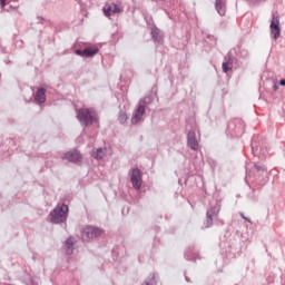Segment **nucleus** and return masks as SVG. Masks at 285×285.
<instances>
[{
    "label": "nucleus",
    "instance_id": "obj_23",
    "mask_svg": "<svg viewBox=\"0 0 285 285\" xmlns=\"http://www.w3.org/2000/svg\"><path fill=\"white\" fill-rule=\"evenodd\" d=\"M144 21L146 22V26L149 30L151 28H155V19H153V14H149L148 11H142Z\"/></svg>",
    "mask_w": 285,
    "mask_h": 285
},
{
    "label": "nucleus",
    "instance_id": "obj_4",
    "mask_svg": "<svg viewBox=\"0 0 285 285\" xmlns=\"http://www.w3.org/2000/svg\"><path fill=\"white\" fill-rule=\"evenodd\" d=\"M253 174H254V180L253 184L255 187H257V190H262L264 188L265 184H268V171L266 170V167L262 164H254L253 167Z\"/></svg>",
    "mask_w": 285,
    "mask_h": 285
},
{
    "label": "nucleus",
    "instance_id": "obj_3",
    "mask_svg": "<svg viewBox=\"0 0 285 285\" xmlns=\"http://www.w3.org/2000/svg\"><path fill=\"white\" fill-rule=\"evenodd\" d=\"M225 132L232 139L239 138L246 132V124L242 118H234L227 122Z\"/></svg>",
    "mask_w": 285,
    "mask_h": 285
},
{
    "label": "nucleus",
    "instance_id": "obj_43",
    "mask_svg": "<svg viewBox=\"0 0 285 285\" xmlns=\"http://www.w3.org/2000/svg\"><path fill=\"white\" fill-rule=\"evenodd\" d=\"M77 1V3H81V0H76Z\"/></svg>",
    "mask_w": 285,
    "mask_h": 285
},
{
    "label": "nucleus",
    "instance_id": "obj_29",
    "mask_svg": "<svg viewBox=\"0 0 285 285\" xmlns=\"http://www.w3.org/2000/svg\"><path fill=\"white\" fill-rule=\"evenodd\" d=\"M111 10H112L114 14H121L124 9H121V6H119L117 3H112Z\"/></svg>",
    "mask_w": 285,
    "mask_h": 285
},
{
    "label": "nucleus",
    "instance_id": "obj_32",
    "mask_svg": "<svg viewBox=\"0 0 285 285\" xmlns=\"http://www.w3.org/2000/svg\"><path fill=\"white\" fill-rule=\"evenodd\" d=\"M6 6H8V0H0V10H6Z\"/></svg>",
    "mask_w": 285,
    "mask_h": 285
},
{
    "label": "nucleus",
    "instance_id": "obj_34",
    "mask_svg": "<svg viewBox=\"0 0 285 285\" xmlns=\"http://www.w3.org/2000/svg\"><path fill=\"white\" fill-rule=\"evenodd\" d=\"M3 63H6V66H12V63H14L12 60H10V57H6L3 59Z\"/></svg>",
    "mask_w": 285,
    "mask_h": 285
},
{
    "label": "nucleus",
    "instance_id": "obj_21",
    "mask_svg": "<svg viewBox=\"0 0 285 285\" xmlns=\"http://www.w3.org/2000/svg\"><path fill=\"white\" fill-rule=\"evenodd\" d=\"M66 255H72L75 253V237L69 236L66 242Z\"/></svg>",
    "mask_w": 285,
    "mask_h": 285
},
{
    "label": "nucleus",
    "instance_id": "obj_5",
    "mask_svg": "<svg viewBox=\"0 0 285 285\" xmlns=\"http://www.w3.org/2000/svg\"><path fill=\"white\" fill-rule=\"evenodd\" d=\"M70 213V207L67 204L62 203L57 205L50 213L51 224H63L68 220V214Z\"/></svg>",
    "mask_w": 285,
    "mask_h": 285
},
{
    "label": "nucleus",
    "instance_id": "obj_9",
    "mask_svg": "<svg viewBox=\"0 0 285 285\" xmlns=\"http://www.w3.org/2000/svg\"><path fill=\"white\" fill-rule=\"evenodd\" d=\"M271 38L277 41L282 37V28L279 27V13H273L269 24Z\"/></svg>",
    "mask_w": 285,
    "mask_h": 285
},
{
    "label": "nucleus",
    "instance_id": "obj_11",
    "mask_svg": "<svg viewBox=\"0 0 285 285\" xmlns=\"http://www.w3.org/2000/svg\"><path fill=\"white\" fill-rule=\"evenodd\" d=\"M61 159L69 161L70 164H81V161L83 160V156H81V151L72 149L66 151Z\"/></svg>",
    "mask_w": 285,
    "mask_h": 285
},
{
    "label": "nucleus",
    "instance_id": "obj_31",
    "mask_svg": "<svg viewBox=\"0 0 285 285\" xmlns=\"http://www.w3.org/2000/svg\"><path fill=\"white\" fill-rule=\"evenodd\" d=\"M206 39H208V41H214L215 46H217V37L214 35L206 33Z\"/></svg>",
    "mask_w": 285,
    "mask_h": 285
},
{
    "label": "nucleus",
    "instance_id": "obj_19",
    "mask_svg": "<svg viewBox=\"0 0 285 285\" xmlns=\"http://www.w3.org/2000/svg\"><path fill=\"white\" fill-rule=\"evenodd\" d=\"M233 51V55H236V57H239V59H249L250 53L248 52V49H242V42H238L236 47L230 49Z\"/></svg>",
    "mask_w": 285,
    "mask_h": 285
},
{
    "label": "nucleus",
    "instance_id": "obj_6",
    "mask_svg": "<svg viewBox=\"0 0 285 285\" xmlns=\"http://www.w3.org/2000/svg\"><path fill=\"white\" fill-rule=\"evenodd\" d=\"M220 248H225L227 255L230 257H237V255L242 254V243H239V239L232 236L227 240H222L219 243Z\"/></svg>",
    "mask_w": 285,
    "mask_h": 285
},
{
    "label": "nucleus",
    "instance_id": "obj_14",
    "mask_svg": "<svg viewBox=\"0 0 285 285\" xmlns=\"http://www.w3.org/2000/svg\"><path fill=\"white\" fill-rule=\"evenodd\" d=\"M146 110H148L146 106L140 105L139 102L137 104V107L131 117L132 126H137V124H139L141 119H144V116L146 115Z\"/></svg>",
    "mask_w": 285,
    "mask_h": 285
},
{
    "label": "nucleus",
    "instance_id": "obj_40",
    "mask_svg": "<svg viewBox=\"0 0 285 285\" xmlns=\"http://www.w3.org/2000/svg\"><path fill=\"white\" fill-rule=\"evenodd\" d=\"M185 281L190 283V278L188 276L185 275Z\"/></svg>",
    "mask_w": 285,
    "mask_h": 285
},
{
    "label": "nucleus",
    "instance_id": "obj_26",
    "mask_svg": "<svg viewBox=\"0 0 285 285\" xmlns=\"http://www.w3.org/2000/svg\"><path fill=\"white\" fill-rule=\"evenodd\" d=\"M118 122L120 124V126H126V121H128L129 117L128 114L126 112V110L120 109L118 112Z\"/></svg>",
    "mask_w": 285,
    "mask_h": 285
},
{
    "label": "nucleus",
    "instance_id": "obj_12",
    "mask_svg": "<svg viewBox=\"0 0 285 285\" xmlns=\"http://www.w3.org/2000/svg\"><path fill=\"white\" fill-rule=\"evenodd\" d=\"M73 52L77 57H82L85 59H92V57L99 53V47H86L82 50L76 49Z\"/></svg>",
    "mask_w": 285,
    "mask_h": 285
},
{
    "label": "nucleus",
    "instance_id": "obj_37",
    "mask_svg": "<svg viewBox=\"0 0 285 285\" xmlns=\"http://www.w3.org/2000/svg\"><path fill=\"white\" fill-rule=\"evenodd\" d=\"M37 19L40 20L38 23H43V21H46V19L42 16H37Z\"/></svg>",
    "mask_w": 285,
    "mask_h": 285
},
{
    "label": "nucleus",
    "instance_id": "obj_8",
    "mask_svg": "<svg viewBox=\"0 0 285 285\" xmlns=\"http://www.w3.org/2000/svg\"><path fill=\"white\" fill-rule=\"evenodd\" d=\"M252 155L262 159L266 157V146L259 135H254L250 140Z\"/></svg>",
    "mask_w": 285,
    "mask_h": 285
},
{
    "label": "nucleus",
    "instance_id": "obj_7",
    "mask_svg": "<svg viewBox=\"0 0 285 285\" xmlns=\"http://www.w3.org/2000/svg\"><path fill=\"white\" fill-rule=\"evenodd\" d=\"M105 230L101 227L92 226V225H86L81 232V239L82 242H86L87 244L92 242V239H97L104 235Z\"/></svg>",
    "mask_w": 285,
    "mask_h": 285
},
{
    "label": "nucleus",
    "instance_id": "obj_24",
    "mask_svg": "<svg viewBox=\"0 0 285 285\" xmlns=\"http://www.w3.org/2000/svg\"><path fill=\"white\" fill-rule=\"evenodd\" d=\"M224 0H215V10L219 14V17L226 16V6H224Z\"/></svg>",
    "mask_w": 285,
    "mask_h": 285
},
{
    "label": "nucleus",
    "instance_id": "obj_28",
    "mask_svg": "<svg viewBox=\"0 0 285 285\" xmlns=\"http://www.w3.org/2000/svg\"><path fill=\"white\" fill-rule=\"evenodd\" d=\"M94 159H104V149L100 147L94 153Z\"/></svg>",
    "mask_w": 285,
    "mask_h": 285
},
{
    "label": "nucleus",
    "instance_id": "obj_38",
    "mask_svg": "<svg viewBox=\"0 0 285 285\" xmlns=\"http://www.w3.org/2000/svg\"><path fill=\"white\" fill-rule=\"evenodd\" d=\"M279 86H283V87L285 88V78H282V79L279 80Z\"/></svg>",
    "mask_w": 285,
    "mask_h": 285
},
{
    "label": "nucleus",
    "instance_id": "obj_18",
    "mask_svg": "<svg viewBox=\"0 0 285 285\" xmlns=\"http://www.w3.org/2000/svg\"><path fill=\"white\" fill-rule=\"evenodd\" d=\"M233 63H235V55H233V50H229L222 65L223 72H230L233 70Z\"/></svg>",
    "mask_w": 285,
    "mask_h": 285
},
{
    "label": "nucleus",
    "instance_id": "obj_13",
    "mask_svg": "<svg viewBox=\"0 0 285 285\" xmlns=\"http://www.w3.org/2000/svg\"><path fill=\"white\" fill-rule=\"evenodd\" d=\"M157 92H158L157 85H154L150 91L148 92V95H146L144 98H140L138 102L141 106H145V108H148L150 104H153V101L157 99Z\"/></svg>",
    "mask_w": 285,
    "mask_h": 285
},
{
    "label": "nucleus",
    "instance_id": "obj_2",
    "mask_svg": "<svg viewBox=\"0 0 285 285\" xmlns=\"http://www.w3.org/2000/svg\"><path fill=\"white\" fill-rule=\"evenodd\" d=\"M76 118L82 128H90L95 124L99 125V114L94 108L78 109Z\"/></svg>",
    "mask_w": 285,
    "mask_h": 285
},
{
    "label": "nucleus",
    "instance_id": "obj_41",
    "mask_svg": "<svg viewBox=\"0 0 285 285\" xmlns=\"http://www.w3.org/2000/svg\"><path fill=\"white\" fill-rule=\"evenodd\" d=\"M257 3H265L266 0H256Z\"/></svg>",
    "mask_w": 285,
    "mask_h": 285
},
{
    "label": "nucleus",
    "instance_id": "obj_1",
    "mask_svg": "<svg viewBox=\"0 0 285 285\" xmlns=\"http://www.w3.org/2000/svg\"><path fill=\"white\" fill-rule=\"evenodd\" d=\"M213 199L215 200V204L212 205L206 212L205 228H210V226H213V220L219 218V213L222 212V202H224L222 190L216 189L213 194Z\"/></svg>",
    "mask_w": 285,
    "mask_h": 285
},
{
    "label": "nucleus",
    "instance_id": "obj_10",
    "mask_svg": "<svg viewBox=\"0 0 285 285\" xmlns=\"http://www.w3.org/2000/svg\"><path fill=\"white\" fill-rule=\"evenodd\" d=\"M142 177H144V174H141V169H139L138 167H136L131 170L130 181H131V186H132V188H135V190L141 189V184H144Z\"/></svg>",
    "mask_w": 285,
    "mask_h": 285
},
{
    "label": "nucleus",
    "instance_id": "obj_35",
    "mask_svg": "<svg viewBox=\"0 0 285 285\" xmlns=\"http://www.w3.org/2000/svg\"><path fill=\"white\" fill-rule=\"evenodd\" d=\"M239 215H240L242 219H244L245 222H248V224H253V220L249 217H246L244 215V213H239Z\"/></svg>",
    "mask_w": 285,
    "mask_h": 285
},
{
    "label": "nucleus",
    "instance_id": "obj_15",
    "mask_svg": "<svg viewBox=\"0 0 285 285\" xmlns=\"http://www.w3.org/2000/svg\"><path fill=\"white\" fill-rule=\"evenodd\" d=\"M46 92H48V88L45 86H40L37 88L33 99L38 106H42L47 101Z\"/></svg>",
    "mask_w": 285,
    "mask_h": 285
},
{
    "label": "nucleus",
    "instance_id": "obj_16",
    "mask_svg": "<svg viewBox=\"0 0 285 285\" xmlns=\"http://www.w3.org/2000/svg\"><path fill=\"white\" fill-rule=\"evenodd\" d=\"M187 146L190 150H199V141H197V134L190 129L187 132Z\"/></svg>",
    "mask_w": 285,
    "mask_h": 285
},
{
    "label": "nucleus",
    "instance_id": "obj_27",
    "mask_svg": "<svg viewBox=\"0 0 285 285\" xmlns=\"http://www.w3.org/2000/svg\"><path fill=\"white\" fill-rule=\"evenodd\" d=\"M17 8H18V7H14V6L10 4V6L6 9V11H7V12H13V16H14V17H21V12H19V10H17Z\"/></svg>",
    "mask_w": 285,
    "mask_h": 285
},
{
    "label": "nucleus",
    "instance_id": "obj_36",
    "mask_svg": "<svg viewBox=\"0 0 285 285\" xmlns=\"http://www.w3.org/2000/svg\"><path fill=\"white\" fill-rule=\"evenodd\" d=\"M0 52L2 55H8V50L6 49V47H1Z\"/></svg>",
    "mask_w": 285,
    "mask_h": 285
},
{
    "label": "nucleus",
    "instance_id": "obj_25",
    "mask_svg": "<svg viewBox=\"0 0 285 285\" xmlns=\"http://www.w3.org/2000/svg\"><path fill=\"white\" fill-rule=\"evenodd\" d=\"M159 284V273H153L149 278H146L142 285H157Z\"/></svg>",
    "mask_w": 285,
    "mask_h": 285
},
{
    "label": "nucleus",
    "instance_id": "obj_30",
    "mask_svg": "<svg viewBox=\"0 0 285 285\" xmlns=\"http://www.w3.org/2000/svg\"><path fill=\"white\" fill-rule=\"evenodd\" d=\"M102 12H104L105 17H112V14H114L112 6L104 7Z\"/></svg>",
    "mask_w": 285,
    "mask_h": 285
},
{
    "label": "nucleus",
    "instance_id": "obj_20",
    "mask_svg": "<svg viewBox=\"0 0 285 285\" xmlns=\"http://www.w3.org/2000/svg\"><path fill=\"white\" fill-rule=\"evenodd\" d=\"M184 257H185V259H187V262H196V259H197V252H195L194 245L189 246L185 250Z\"/></svg>",
    "mask_w": 285,
    "mask_h": 285
},
{
    "label": "nucleus",
    "instance_id": "obj_22",
    "mask_svg": "<svg viewBox=\"0 0 285 285\" xmlns=\"http://www.w3.org/2000/svg\"><path fill=\"white\" fill-rule=\"evenodd\" d=\"M246 184H247L248 188H250V190H252L249 194H247V199H249L250 202H254V203L259 202V195H257V190H259V189H257L256 185H255V188H253L250 186V183H248V181H246Z\"/></svg>",
    "mask_w": 285,
    "mask_h": 285
},
{
    "label": "nucleus",
    "instance_id": "obj_39",
    "mask_svg": "<svg viewBox=\"0 0 285 285\" xmlns=\"http://www.w3.org/2000/svg\"><path fill=\"white\" fill-rule=\"evenodd\" d=\"M202 43H203V46H208V40L203 39Z\"/></svg>",
    "mask_w": 285,
    "mask_h": 285
},
{
    "label": "nucleus",
    "instance_id": "obj_44",
    "mask_svg": "<svg viewBox=\"0 0 285 285\" xmlns=\"http://www.w3.org/2000/svg\"><path fill=\"white\" fill-rule=\"evenodd\" d=\"M20 43H23V40H20Z\"/></svg>",
    "mask_w": 285,
    "mask_h": 285
},
{
    "label": "nucleus",
    "instance_id": "obj_42",
    "mask_svg": "<svg viewBox=\"0 0 285 285\" xmlns=\"http://www.w3.org/2000/svg\"><path fill=\"white\" fill-rule=\"evenodd\" d=\"M246 176H247V177H250V174L248 173V170L246 171Z\"/></svg>",
    "mask_w": 285,
    "mask_h": 285
},
{
    "label": "nucleus",
    "instance_id": "obj_33",
    "mask_svg": "<svg viewBox=\"0 0 285 285\" xmlns=\"http://www.w3.org/2000/svg\"><path fill=\"white\" fill-rule=\"evenodd\" d=\"M273 90L274 92H277V90H279V83H277V80H273Z\"/></svg>",
    "mask_w": 285,
    "mask_h": 285
},
{
    "label": "nucleus",
    "instance_id": "obj_17",
    "mask_svg": "<svg viewBox=\"0 0 285 285\" xmlns=\"http://www.w3.org/2000/svg\"><path fill=\"white\" fill-rule=\"evenodd\" d=\"M150 37L154 43H158V46L164 43V32L157 26L150 29Z\"/></svg>",
    "mask_w": 285,
    "mask_h": 285
}]
</instances>
